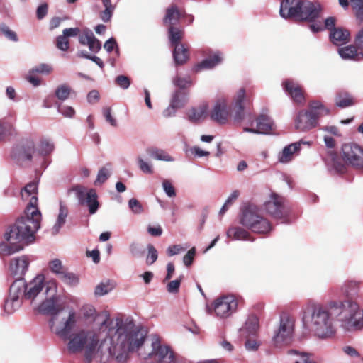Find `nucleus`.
<instances>
[{
	"label": "nucleus",
	"instance_id": "nucleus-34",
	"mask_svg": "<svg viewBox=\"0 0 363 363\" xmlns=\"http://www.w3.org/2000/svg\"><path fill=\"white\" fill-rule=\"evenodd\" d=\"M350 6L359 24L363 23V0H350Z\"/></svg>",
	"mask_w": 363,
	"mask_h": 363
},
{
	"label": "nucleus",
	"instance_id": "nucleus-43",
	"mask_svg": "<svg viewBox=\"0 0 363 363\" xmlns=\"http://www.w3.org/2000/svg\"><path fill=\"white\" fill-rule=\"evenodd\" d=\"M71 88L69 86L64 84L57 88L55 96L59 100L64 101L69 98Z\"/></svg>",
	"mask_w": 363,
	"mask_h": 363
},
{
	"label": "nucleus",
	"instance_id": "nucleus-16",
	"mask_svg": "<svg viewBox=\"0 0 363 363\" xmlns=\"http://www.w3.org/2000/svg\"><path fill=\"white\" fill-rule=\"evenodd\" d=\"M250 103V99L247 96L245 89L244 88L239 89L232 108V115L235 123H240L244 119L245 106Z\"/></svg>",
	"mask_w": 363,
	"mask_h": 363
},
{
	"label": "nucleus",
	"instance_id": "nucleus-13",
	"mask_svg": "<svg viewBox=\"0 0 363 363\" xmlns=\"http://www.w3.org/2000/svg\"><path fill=\"white\" fill-rule=\"evenodd\" d=\"M345 162L355 169L363 168V149L354 143L345 144L342 147Z\"/></svg>",
	"mask_w": 363,
	"mask_h": 363
},
{
	"label": "nucleus",
	"instance_id": "nucleus-54",
	"mask_svg": "<svg viewBox=\"0 0 363 363\" xmlns=\"http://www.w3.org/2000/svg\"><path fill=\"white\" fill-rule=\"evenodd\" d=\"M138 163L140 169L143 172H144L145 174H150L153 173V169H152V167L151 166V164H150L149 163L144 161L143 159L141 158L140 157H138Z\"/></svg>",
	"mask_w": 363,
	"mask_h": 363
},
{
	"label": "nucleus",
	"instance_id": "nucleus-26",
	"mask_svg": "<svg viewBox=\"0 0 363 363\" xmlns=\"http://www.w3.org/2000/svg\"><path fill=\"white\" fill-rule=\"evenodd\" d=\"M356 45H350L338 49L340 57L347 60L360 61L363 60V52H358Z\"/></svg>",
	"mask_w": 363,
	"mask_h": 363
},
{
	"label": "nucleus",
	"instance_id": "nucleus-17",
	"mask_svg": "<svg viewBox=\"0 0 363 363\" xmlns=\"http://www.w3.org/2000/svg\"><path fill=\"white\" fill-rule=\"evenodd\" d=\"M55 286L53 284H45L43 275H38L28 284L26 283V289L23 294L24 298L33 300L47 286Z\"/></svg>",
	"mask_w": 363,
	"mask_h": 363
},
{
	"label": "nucleus",
	"instance_id": "nucleus-4",
	"mask_svg": "<svg viewBox=\"0 0 363 363\" xmlns=\"http://www.w3.org/2000/svg\"><path fill=\"white\" fill-rule=\"evenodd\" d=\"M333 303H345V301H333L329 304V307L318 304L308 308V311L311 313V328L318 337H325L333 333L331 315L339 316L340 319L342 320L340 314L341 309L332 306Z\"/></svg>",
	"mask_w": 363,
	"mask_h": 363
},
{
	"label": "nucleus",
	"instance_id": "nucleus-32",
	"mask_svg": "<svg viewBox=\"0 0 363 363\" xmlns=\"http://www.w3.org/2000/svg\"><path fill=\"white\" fill-rule=\"evenodd\" d=\"M227 235L235 240H249L250 234L240 227H231L228 230Z\"/></svg>",
	"mask_w": 363,
	"mask_h": 363
},
{
	"label": "nucleus",
	"instance_id": "nucleus-25",
	"mask_svg": "<svg viewBox=\"0 0 363 363\" xmlns=\"http://www.w3.org/2000/svg\"><path fill=\"white\" fill-rule=\"evenodd\" d=\"M222 62V57L220 52H216L210 55L207 58L202 60L201 62L195 65L192 71L195 73L199 72L203 69H209L216 67L217 65Z\"/></svg>",
	"mask_w": 363,
	"mask_h": 363
},
{
	"label": "nucleus",
	"instance_id": "nucleus-50",
	"mask_svg": "<svg viewBox=\"0 0 363 363\" xmlns=\"http://www.w3.org/2000/svg\"><path fill=\"white\" fill-rule=\"evenodd\" d=\"M112 289L113 286L110 285L109 282L101 283L96 286L95 289V294L96 296H103L108 294Z\"/></svg>",
	"mask_w": 363,
	"mask_h": 363
},
{
	"label": "nucleus",
	"instance_id": "nucleus-64",
	"mask_svg": "<svg viewBox=\"0 0 363 363\" xmlns=\"http://www.w3.org/2000/svg\"><path fill=\"white\" fill-rule=\"evenodd\" d=\"M354 44L358 49L363 50V27L357 32L354 38Z\"/></svg>",
	"mask_w": 363,
	"mask_h": 363
},
{
	"label": "nucleus",
	"instance_id": "nucleus-53",
	"mask_svg": "<svg viewBox=\"0 0 363 363\" xmlns=\"http://www.w3.org/2000/svg\"><path fill=\"white\" fill-rule=\"evenodd\" d=\"M93 36L94 34L90 30L85 29L83 30V33L79 35V42L83 45H87Z\"/></svg>",
	"mask_w": 363,
	"mask_h": 363
},
{
	"label": "nucleus",
	"instance_id": "nucleus-11",
	"mask_svg": "<svg viewBox=\"0 0 363 363\" xmlns=\"http://www.w3.org/2000/svg\"><path fill=\"white\" fill-rule=\"evenodd\" d=\"M74 191L78 199L79 203L88 207L90 214L96 213L99 208L98 195L94 189H87L82 185H75L68 189V193Z\"/></svg>",
	"mask_w": 363,
	"mask_h": 363
},
{
	"label": "nucleus",
	"instance_id": "nucleus-36",
	"mask_svg": "<svg viewBox=\"0 0 363 363\" xmlns=\"http://www.w3.org/2000/svg\"><path fill=\"white\" fill-rule=\"evenodd\" d=\"M147 153L152 157L156 160L164 161H172L173 159L170 155L166 153L164 150L158 149L155 147H148L146 150Z\"/></svg>",
	"mask_w": 363,
	"mask_h": 363
},
{
	"label": "nucleus",
	"instance_id": "nucleus-21",
	"mask_svg": "<svg viewBox=\"0 0 363 363\" xmlns=\"http://www.w3.org/2000/svg\"><path fill=\"white\" fill-rule=\"evenodd\" d=\"M323 160L327 165L331 166L337 173L343 174L346 172L348 164L337 155L335 150H328L323 156Z\"/></svg>",
	"mask_w": 363,
	"mask_h": 363
},
{
	"label": "nucleus",
	"instance_id": "nucleus-44",
	"mask_svg": "<svg viewBox=\"0 0 363 363\" xmlns=\"http://www.w3.org/2000/svg\"><path fill=\"white\" fill-rule=\"evenodd\" d=\"M60 279L65 284L70 286H75L79 282L78 277L74 273L67 272V270L63 272Z\"/></svg>",
	"mask_w": 363,
	"mask_h": 363
},
{
	"label": "nucleus",
	"instance_id": "nucleus-61",
	"mask_svg": "<svg viewBox=\"0 0 363 363\" xmlns=\"http://www.w3.org/2000/svg\"><path fill=\"white\" fill-rule=\"evenodd\" d=\"M128 205L130 208L135 213H141L143 211L142 205L135 199H131L128 202Z\"/></svg>",
	"mask_w": 363,
	"mask_h": 363
},
{
	"label": "nucleus",
	"instance_id": "nucleus-6",
	"mask_svg": "<svg viewBox=\"0 0 363 363\" xmlns=\"http://www.w3.org/2000/svg\"><path fill=\"white\" fill-rule=\"evenodd\" d=\"M69 340L67 349L71 353L84 352L85 359L90 363L95 356L99 345V337L93 331L80 330L77 333L68 335L67 339Z\"/></svg>",
	"mask_w": 363,
	"mask_h": 363
},
{
	"label": "nucleus",
	"instance_id": "nucleus-31",
	"mask_svg": "<svg viewBox=\"0 0 363 363\" xmlns=\"http://www.w3.org/2000/svg\"><path fill=\"white\" fill-rule=\"evenodd\" d=\"M352 96L346 91H340L335 96V104L337 106L344 108L354 104Z\"/></svg>",
	"mask_w": 363,
	"mask_h": 363
},
{
	"label": "nucleus",
	"instance_id": "nucleus-14",
	"mask_svg": "<svg viewBox=\"0 0 363 363\" xmlns=\"http://www.w3.org/2000/svg\"><path fill=\"white\" fill-rule=\"evenodd\" d=\"M294 327V321L293 319L288 316L281 318L279 328L273 337L277 346L280 347L291 342Z\"/></svg>",
	"mask_w": 363,
	"mask_h": 363
},
{
	"label": "nucleus",
	"instance_id": "nucleus-58",
	"mask_svg": "<svg viewBox=\"0 0 363 363\" xmlns=\"http://www.w3.org/2000/svg\"><path fill=\"white\" fill-rule=\"evenodd\" d=\"M162 186L169 197H174L176 196L175 189L169 180L163 181Z\"/></svg>",
	"mask_w": 363,
	"mask_h": 363
},
{
	"label": "nucleus",
	"instance_id": "nucleus-20",
	"mask_svg": "<svg viewBox=\"0 0 363 363\" xmlns=\"http://www.w3.org/2000/svg\"><path fill=\"white\" fill-rule=\"evenodd\" d=\"M29 264L28 257L23 255L11 260L9 269L13 276L18 279H23V277L27 272Z\"/></svg>",
	"mask_w": 363,
	"mask_h": 363
},
{
	"label": "nucleus",
	"instance_id": "nucleus-30",
	"mask_svg": "<svg viewBox=\"0 0 363 363\" xmlns=\"http://www.w3.org/2000/svg\"><path fill=\"white\" fill-rule=\"evenodd\" d=\"M167 30L171 47L181 44L185 33L184 28L174 26L167 27Z\"/></svg>",
	"mask_w": 363,
	"mask_h": 363
},
{
	"label": "nucleus",
	"instance_id": "nucleus-45",
	"mask_svg": "<svg viewBox=\"0 0 363 363\" xmlns=\"http://www.w3.org/2000/svg\"><path fill=\"white\" fill-rule=\"evenodd\" d=\"M148 254L146 258V264L152 265L158 258V252L156 248L152 244L147 245Z\"/></svg>",
	"mask_w": 363,
	"mask_h": 363
},
{
	"label": "nucleus",
	"instance_id": "nucleus-57",
	"mask_svg": "<svg viewBox=\"0 0 363 363\" xmlns=\"http://www.w3.org/2000/svg\"><path fill=\"white\" fill-rule=\"evenodd\" d=\"M52 71V67L48 64H40L33 69V72L48 74Z\"/></svg>",
	"mask_w": 363,
	"mask_h": 363
},
{
	"label": "nucleus",
	"instance_id": "nucleus-12",
	"mask_svg": "<svg viewBox=\"0 0 363 363\" xmlns=\"http://www.w3.org/2000/svg\"><path fill=\"white\" fill-rule=\"evenodd\" d=\"M25 289V279L16 278L10 286L9 297L5 301L4 309L6 311L12 313L21 306V298H24L23 294Z\"/></svg>",
	"mask_w": 363,
	"mask_h": 363
},
{
	"label": "nucleus",
	"instance_id": "nucleus-40",
	"mask_svg": "<svg viewBox=\"0 0 363 363\" xmlns=\"http://www.w3.org/2000/svg\"><path fill=\"white\" fill-rule=\"evenodd\" d=\"M55 148L54 144L49 140L43 138L40 140L38 145V151L42 155H47L50 154Z\"/></svg>",
	"mask_w": 363,
	"mask_h": 363
},
{
	"label": "nucleus",
	"instance_id": "nucleus-22",
	"mask_svg": "<svg viewBox=\"0 0 363 363\" xmlns=\"http://www.w3.org/2000/svg\"><path fill=\"white\" fill-rule=\"evenodd\" d=\"M272 130V122L271 119L264 114L259 115L256 118V128H244L245 132L257 133V134H267Z\"/></svg>",
	"mask_w": 363,
	"mask_h": 363
},
{
	"label": "nucleus",
	"instance_id": "nucleus-56",
	"mask_svg": "<svg viewBox=\"0 0 363 363\" xmlns=\"http://www.w3.org/2000/svg\"><path fill=\"white\" fill-rule=\"evenodd\" d=\"M116 84L123 89H128L130 85V79L124 75H119L116 78Z\"/></svg>",
	"mask_w": 363,
	"mask_h": 363
},
{
	"label": "nucleus",
	"instance_id": "nucleus-10",
	"mask_svg": "<svg viewBox=\"0 0 363 363\" xmlns=\"http://www.w3.org/2000/svg\"><path fill=\"white\" fill-rule=\"evenodd\" d=\"M264 206V210L269 215L278 220H285L291 211V208L286 199L274 192L270 194L269 199L265 201Z\"/></svg>",
	"mask_w": 363,
	"mask_h": 363
},
{
	"label": "nucleus",
	"instance_id": "nucleus-35",
	"mask_svg": "<svg viewBox=\"0 0 363 363\" xmlns=\"http://www.w3.org/2000/svg\"><path fill=\"white\" fill-rule=\"evenodd\" d=\"M360 281H348L345 284L344 288L342 289L344 293L349 298H353L357 296L359 291Z\"/></svg>",
	"mask_w": 363,
	"mask_h": 363
},
{
	"label": "nucleus",
	"instance_id": "nucleus-24",
	"mask_svg": "<svg viewBox=\"0 0 363 363\" xmlns=\"http://www.w3.org/2000/svg\"><path fill=\"white\" fill-rule=\"evenodd\" d=\"M302 143H303L300 141L291 143L284 147L282 151L279 154V161L283 164L291 162L295 156L299 154Z\"/></svg>",
	"mask_w": 363,
	"mask_h": 363
},
{
	"label": "nucleus",
	"instance_id": "nucleus-5",
	"mask_svg": "<svg viewBox=\"0 0 363 363\" xmlns=\"http://www.w3.org/2000/svg\"><path fill=\"white\" fill-rule=\"evenodd\" d=\"M279 13L285 19L313 22L318 17L320 9L310 1L281 0Z\"/></svg>",
	"mask_w": 363,
	"mask_h": 363
},
{
	"label": "nucleus",
	"instance_id": "nucleus-48",
	"mask_svg": "<svg viewBox=\"0 0 363 363\" xmlns=\"http://www.w3.org/2000/svg\"><path fill=\"white\" fill-rule=\"evenodd\" d=\"M174 84L180 88L181 89H183L189 87L191 85L192 82L189 77H177L174 79Z\"/></svg>",
	"mask_w": 363,
	"mask_h": 363
},
{
	"label": "nucleus",
	"instance_id": "nucleus-47",
	"mask_svg": "<svg viewBox=\"0 0 363 363\" xmlns=\"http://www.w3.org/2000/svg\"><path fill=\"white\" fill-rule=\"evenodd\" d=\"M55 45L59 50L67 51L69 48V39L62 34L57 37Z\"/></svg>",
	"mask_w": 363,
	"mask_h": 363
},
{
	"label": "nucleus",
	"instance_id": "nucleus-18",
	"mask_svg": "<svg viewBox=\"0 0 363 363\" xmlns=\"http://www.w3.org/2000/svg\"><path fill=\"white\" fill-rule=\"evenodd\" d=\"M283 87L294 103L303 104L305 102L304 90L298 83L286 79L283 82Z\"/></svg>",
	"mask_w": 363,
	"mask_h": 363
},
{
	"label": "nucleus",
	"instance_id": "nucleus-63",
	"mask_svg": "<svg viewBox=\"0 0 363 363\" xmlns=\"http://www.w3.org/2000/svg\"><path fill=\"white\" fill-rule=\"evenodd\" d=\"M48 5L47 3L40 5L36 11L37 18L39 20L43 19L48 13Z\"/></svg>",
	"mask_w": 363,
	"mask_h": 363
},
{
	"label": "nucleus",
	"instance_id": "nucleus-3",
	"mask_svg": "<svg viewBox=\"0 0 363 363\" xmlns=\"http://www.w3.org/2000/svg\"><path fill=\"white\" fill-rule=\"evenodd\" d=\"M50 292H51V297L43 301L39 310L43 314L51 316L49 320L51 330L60 338L67 339L76 325L77 313L74 310H70L67 315H65L64 304L58 303L57 298L55 296V286H46V294Z\"/></svg>",
	"mask_w": 363,
	"mask_h": 363
},
{
	"label": "nucleus",
	"instance_id": "nucleus-27",
	"mask_svg": "<svg viewBox=\"0 0 363 363\" xmlns=\"http://www.w3.org/2000/svg\"><path fill=\"white\" fill-rule=\"evenodd\" d=\"M349 30L342 28H334L330 33V38L333 44L343 45L349 42Z\"/></svg>",
	"mask_w": 363,
	"mask_h": 363
},
{
	"label": "nucleus",
	"instance_id": "nucleus-15",
	"mask_svg": "<svg viewBox=\"0 0 363 363\" xmlns=\"http://www.w3.org/2000/svg\"><path fill=\"white\" fill-rule=\"evenodd\" d=\"M238 301L232 296L220 297L215 300L213 309L217 316L227 318L237 310Z\"/></svg>",
	"mask_w": 363,
	"mask_h": 363
},
{
	"label": "nucleus",
	"instance_id": "nucleus-1",
	"mask_svg": "<svg viewBox=\"0 0 363 363\" xmlns=\"http://www.w3.org/2000/svg\"><path fill=\"white\" fill-rule=\"evenodd\" d=\"M134 351L141 359L150 360L152 363H178L173 349L156 335L145 340L143 333L133 328L111 338L108 352L118 362H125L129 352Z\"/></svg>",
	"mask_w": 363,
	"mask_h": 363
},
{
	"label": "nucleus",
	"instance_id": "nucleus-46",
	"mask_svg": "<svg viewBox=\"0 0 363 363\" xmlns=\"http://www.w3.org/2000/svg\"><path fill=\"white\" fill-rule=\"evenodd\" d=\"M289 354L297 356V359L294 360L295 363H315L310 361L308 354L304 352H299L297 350H291L289 351Z\"/></svg>",
	"mask_w": 363,
	"mask_h": 363
},
{
	"label": "nucleus",
	"instance_id": "nucleus-41",
	"mask_svg": "<svg viewBox=\"0 0 363 363\" xmlns=\"http://www.w3.org/2000/svg\"><path fill=\"white\" fill-rule=\"evenodd\" d=\"M103 4L105 9L101 12L100 18L103 21L108 22L112 17L113 6L111 4V0H104Z\"/></svg>",
	"mask_w": 363,
	"mask_h": 363
},
{
	"label": "nucleus",
	"instance_id": "nucleus-49",
	"mask_svg": "<svg viewBox=\"0 0 363 363\" xmlns=\"http://www.w3.org/2000/svg\"><path fill=\"white\" fill-rule=\"evenodd\" d=\"M0 31L2 33V34H4L5 35V37L6 38H8L9 40H10L11 41L17 42L18 40V36H17V34L16 33V32L11 30L7 26L2 25L0 27Z\"/></svg>",
	"mask_w": 363,
	"mask_h": 363
},
{
	"label": "nucleus",
	"instance_id": "nucleus-8",
	"mask_svg": "<svg viewBox=\"0 0 363 363\" xmlns=\"http://www.w3.org/2000/svg\"><path fill=\"white\" fill-rule=\"evenodd\" d=\"M240 223L255 233L267 234L272 230L270 222L259 213L256 206L252 205L242 209Z\"/></svg>",
	"mask_w": 363,
	"mask_h": 363
},
{
	"label": "nucleus",
	"instance_id": "nucleus-42",
	"mask_svg": "<svg viewBox=\"0 0 363 363\" xmlns=\"http://www.w3.org/2000/svg\"><path fill=\"white\" fill-rule=\"evenodd\" d=\"M49 267L51 272L58 276L59 278L63 272L67 270L59 259H55L50 261L49 263Z\"/></svg>",
	"mask_w": 363,
	"mask_h": 363
},
{
	"label": "nucleus",
	"instance_id": "nucleus-33",
	"mask_svg": "<svg viewBox=\"0 0 363 363\" xmlns=\"http://www.w3.org/2000/svg\"><path fill=\"white\" fill-rule=\"evenodd\" d=\"M35 152V145L33 142H28L25 146L21 147L18 152V160H32V155Z\"/></svg>",
	"mask_w": 363,
	"mask_h": 363
},
{
	"label": "nucleus",
	"instance_id": "nucleus-28",
	"mask_svg": "<svg viewBox=\"0 0 363 363\" xmlns=\"http://www.w3.org/2000/svg\"><path fill=\"white\" fill-rule=\"evenodd\" d=\"M173 57L177 65L186 63L189 58V46L183 43L172 46Z\"/></svg>",
	"mask_w": 363,
	"mask_h": 363
},
{
	"label": "nucleus",
	"instance_id": "nucleus-29",
	"mask_svg": "<svg viewBox=\"0 0 363 363\" xmlns=\"http://www.w3.org/2000/svg\"><path fill=\"white\" fill-rule=\"evenodd\" d=\"M207 104H202L197 108H192L188 112V118L191 122L197 123L204 120L207 116Z\"/></svg>",
	"mask_w": 363,
	"mask_h": 363
},
{
	"label": "nucleus",
	"instance_id": "nucleus-9",
	"mask_svg": "<svg viewBox=\"0 0 363 363\" xmlns=\"http://www.w3.org/2000/svg\"><path fill=\"white\" fill-rule=\"evenodd\" d=\"M332 306L341 309L342 321L355 329H361L363 327V312L359 311L358 305L355 302L347 300L345 303H333Z\"/></svg>",
	"mask_w": 363,
	"mask_h": 363
},
{
	"label": "nucleus",
	"instance_id": "nucleus-38",
	"mask_svg": "<svg viewBox=\"0 0 363 363\" xmlns=\"http://www.w3.org/2000/svg\"><path fill=\"white\" fill-rule=\"evenodd\" d=\"M186 103V94L182 90H177L173 94L171 100L172 106H175L179 108H182Z\"/></svg>",
	"mask_w": 363,
	"mask_h": 363
},
{
	"label": "nucleus",
	"instance_id": "nucleus-39",
	"mask_svg": "<svg viewBox=\"0 0 363 363\" xmlns=\"http://www.w3.org/2000/svg\"><path fill=\"white\" fill-rule=\"evenodd\" d=\"M259 318L255 315H251L245 323V330L251 335H255L259 329Z\"/></svg>",
	"mask_w": 363,
	"mask_h": 363
},
{
	"label": "nucleus",
	"instance_id": "nucleus-62",
	"mask_svg": "<svg viewBox=\"0 0 363 363\" xmlns=\"http://www.w3.org/2000/svg\"><path fill=\"white\" fill-rule=\"evenodd\" d=\"M103 114L107 122H108L113 126H116L117 123L116 119L113 118L111 116V108L110 107L104 108Z\"/></svg>",
	"mask_w": 363,
	"mask_h": 363
},
{
	"label": "nucleus",
	"instance_id": "nucleus-19",
	"mask_svg": "<svg viewBox=\"0 0 363 363\" xmlns=\"http://www.w3.org/2000/svg\"><path fill=\"white\" fill-rule=\"evenodd\" d=\"M230 108L225 100L216 102L211 113V118L219 124H225L230 117Z\"/></svg>",
	"mask_w": 363,
	"mask_h": 363
},
{
	"label": "nucleus",
	"instance_id": "nucleus-23",
	"mask_svg": "<svg viewBox=\"0 0 363 363\" xmlns=\"http://www.w3.org/2000/svg\"><path fill=\"white\" fill-rule=\"evenodd\" d=\"M185 16L184 10H180L176 4H172L166 10L163 23L167 27L177 26L179 19Z\"/></svg>",
	"mask_w": 363,
	"mask_h": 363
},
{
	"label": "nucleus",
	"instance_id": "nucleus-59",
	"mask_svg": "<svg viewBox=\"0 0 363 363\" xmlns=\"http://www.w3.org/2000/svg\"><path fill=\"white\" fill-rule=\"evenodd\" d=\"M87 46L89 47V49L90 50V51L96 53V52H98L101 50V43L94 35L92 37V38L90 40V41H89V44L87 45Z\"/></svg>",
	"mask_w": 363,
	"mask_h": 363
},
{
	"label": "nucleus",
	"instance_id": "nucleus-51",
	"mask_svg": "<svg viewBox=\"0 0 363 363\" xmlns=\"http://www.w3.org/2000/svg\"><path fill=\"white\" fill-rule=\"evenodd\" d=\"M182 281V276H180L178 279L169 281L167 285V289L168 292L172 294L177 293L179 291Z\"/></svg>",
	"mask_w": 363,
	"mask_h": 363
},
{
	"label": "nucleus",
	"instance_id": "nucleus-2",
	"mask_svg": "<svg viewBox=\"0 0 363 363\" xmlns=\"http://www.w3.org/2000/svg\"><path fill=\"white\" fill-rule=\"evenodd\" d=\"M37 184L28 183L21 191L23 199L31 196L25 216L18 218L4 233L9 244L0 243V253L9 256L23 250L25 245L35 241V233L40 227L41 213L38 208Z\"/></svg>",
	"mask_w": 363,
	"mask_h": 363
},
{
	"label": "nucleus",
	"instance_id": "nucleus-37",
	"mask_svg": "<svg viewBox=\"0 0 363 363\" xmlns=\"http://www.w3.org/2000/svg\"><path fill=\"white\" fill-rule=\"evenodd\" d=\"M67 214V208L65 206L60 203L59 215L57 219V222L55 224L52 229L54 234H57L59 232L60 228L65 224Z\"/></svg>",
	"mask_w": 363,
	"mask_h": 363
},
{
	"label": "nucleus",
	"instance_id": "nucleus-7",
	"mask_svg": "<svg viewBox=\"0 0 363 363\" xmlns=\"http://www.w3.org/2000/svg\"><path fill=\"white\" fill-rule=\"evenodd\" d=\"M330 111L319 101H311L308 110L298 112L294 119L296 130L300 132L308 131L315 128L320 117L328 115Z\"/></svg>",
	"mask_w": 363,
	"mask_h": 363
},
{
	"label": "nucleus",
	"instance_id": "nucleus-52",
	"mask_svg": "<svg viewBox=\"0 0 363 363\" xmlns=\"http://www.w3.org/2000/svg\"><path fill=\"white\" fill-rule=\"evenodd\" d=\"M109 170L104 167L101 168L98 172L97 178L95 181V184L104 183L109 177Z\"/></svg>",
	"mask_w": 363,
	"mask_h": 363
},
{
	"label": "nucleus",
	"instance_id": "nucleus-55",
	"mask_svg": "<svg viewBox=\"0 0 363 363\" xmlns=\"http://www.w3.org/2000/svg\"><path fill=\"white\" fill-rule=\"evenodd\" d=\"M129 248L133 257H141L143 256L144 250L139 244L133 242L130 245Z\"/></svg>",
	"mask_w": 363,
	"mask_h": 363
},
{
	"label": "nucleus",
	"instance_id": "nucleus-60",
	"mask_svg": "<svg viewBox=\"0 0 363 363\" xmlns=\"http://www.w3.org/2000/svg\"><path fill=\"white\" fill-rule=\"evenodd\" d=\"M195 255H196V248L195 247L191 248L187 252V253L184 255V257L183 258V262L186 266L189 267L191 265V264L194 261Z\"/></svg>",
	"mask_w": 363,
	"mask_h": 363
}]
</instances>
